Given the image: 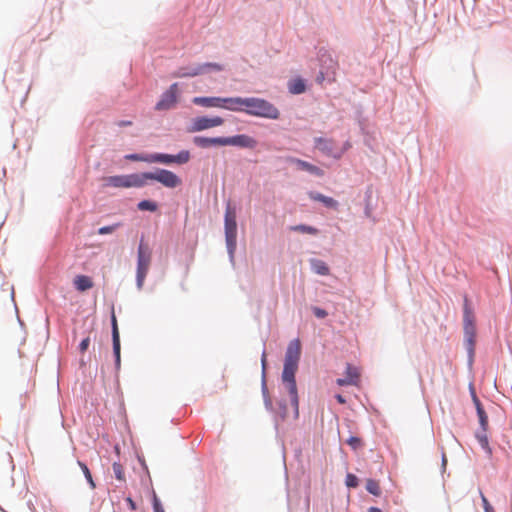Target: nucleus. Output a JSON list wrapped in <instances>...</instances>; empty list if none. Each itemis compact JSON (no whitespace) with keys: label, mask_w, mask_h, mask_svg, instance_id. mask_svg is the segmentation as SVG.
Instances as JSON below:
<instances>
[{"label":"nucleus","mask_w":512,"mask_h":512,"mask_svg":"<svg viewBox=\"0 0 512 512\" xmlns=\"http://www.w3.org/2000/svg\"><path fill=\"white\" fill-rule=\"evenodd\" d=\"M312 269L315 273L319 275H328L329 268L324 261L321 260H313L312 261Z\"/></svg>","instance_id":"5701e85b"},{"label":"nucleus","mask_w":512,"mask_h":512,"mask_svg":"<svg viewBox=\"0 0 512 512\" xmlns=\"http://www.w3.org/2000/svg\"><path fill=\"white\" fill-rule=\"evenodd\" d=\"M126 502L128 503L131 510L137 509L135 502L130 497L126 499Z\"/></svg>","instance_id":"37998d69"},{"label":"nucleus","mask_w":512,"mask_h":512,"mask_svg":"<svg viewBox=\"0 0 512 512\" xmlns=\"http://www.w3.org/2000/svg\"><path fill=\"white\" fill-rule=\"evenodd\" d=\"M350 147H351V144H350V142L347 141L344 143L343 147L340 148L339 150H343V154H344Z\"/></svg>","instance_id":"a18cd8bd"},{"label":"nucleus","mask_w":512,"mask_h":512,"mask_svg":"<svg viewBox=\"0 0 512 512\" xmlns=\"http://www.w3.org/2000/svg\"><path fill=\"white\" fill-rule=\"evenodd\" d=\"M223 123H224V119L219 116H215V117H211V118L205 117V116L196 117L195 119H193L192 125H191L189 131L190 132H199V131L207 130V129H210L213 127L221 126Z\"/></svg>","instance_id":"9d476101"},{"label":"nucleus","mask_w":512,"mask_h":512,"mask_svg":"<svg viewBox=\"0 0 512 512\" xmlns=\"http://www.w3.org/2000/svg\"><path fill=\"white\" fill-rule=\"evenodd\" d=\"M78 464H79L80 468L82 469V471H83V473H84V475H85V478H86V479H87V481L89 482L90 486H91L92 488H95V484H94V481H93V479H92V475H91L90 470H89V468L87 467V465H86V464H84V463H83V462H81V461H78Z\"/></svg>","instance_id":"7c9ffc66"},{"label":"nucleus","mask_w":512,"mask_h":512,"mask_svg":"<svg viewBox=\"0 0 512 512\" xmlns=\"http://www.w3.org/2000/svg\"><path fill=\"white\" fill-rule=\"evenodd\" d=\"M477 415L479 418L480 426L482 430L486 431L488 427V416L484 408H478Z\"/></svg>","instance_id":"cd10ccee"},{"label":"nucleus","mask_w":512,"mask_h":512,"mask_svg":"<svg viewBox=\"0 0 512 512\" xmlns=\"http://www.w3.org/2000/svg\"><path fill=\"white\" fill-rule=\"evenodd\" d=\"M190 160V153L187 150L179 152L177 155L154 153L150 154V163H162V164H185Z\"/></svg>","instance_id":"1a4fd4ad"},{"label":"nucleus","mask_w":512,"mask_h":512,"mask_svg":"<svg viewBox=\"0 0 512 512\" xmlns=\"http://www.w3.org/2000/svg\"><path fill=\"white\" fill-rule=\"evenodd\" d=\"M89 345H90V338L89 337H86L84 338L80 344H79V351L81 353H84L85 351H87V349L89 348Z\"/></svg>","instance_id":"4c0bfd02"},{"label":"nucleus","mask_w":512,"mask_h":512,"mask_svg":"<svg viewBox=\"0 0 512 512\" xmlns=\"http://www.w3.org/2000/svg\"><path fill=\"white\" fill-rule=\"evenodd\" d=\"M193 142L196 146L201 148H209L211 146H225V137H194Z\"/></svg>","instance_id":"dca6fc26"},{"label":"nucleus","mask_w":512,"mask_h":512,"mask_svg":"<svg viewBox=\"0 0 512 512\" xmlns=\"http://www.w3.org/2000/svg\"><path fill=\"white\" fill-rule=\"evenodd\" d=\"M366 490L374 496H380L381 488L379 482L373 479H368L366 482Z\"/></svg>","instance_id":"393cba45"},{"label":"nucleus","mask_w":512,"mask_h":512,"mask_svg":"<svg viewBox=\"0 0 512 512\" xmlns=\"http://www.w3.org/2000/svg\"><path fill=\"white\" fill-rule=\"evenodd\" d=\"M73 283L75 288L80 292L87 291L94 286L92 279L86 275H77L74 278Z\"/></svg>","instance_id":"aec40b11"},{"label":"nucleus","mask_w":512,"mask_h":512,"mask_svg":"<svg viewBox=\"0 0 512 512\" xmlns=\"http://www.w3.org/2000/svg\"><path fill=\"white\" fill-rule=\"evenodd\" d=\"M222 108L227 109L234 112H244L245 111V101L246 98L242 97H228L222 98Z\"/></svg>","instance_id":"2eb2a0df"},{"label":"nucleus","mask_w":512,"mask_h":512,"mask_svg":"<svg viewBox=\"0 0 512 512\" xmlns=\"http://www.w3.org/2000/svg\"><path fill=\"white\" fill-rule=\"evenodd\" d=\"M244 112L251 116L267 119H278L280 117L279 110L272 103L256 97L246 98Z\"/></svg>","instance_id":"f03ea898"},{"label":"nucleus","mask_w":512,"mask_h":512,"mask_svg":"<svg viewBox=\"0 0 512 512\" xmlns=\"http://www.w3.org/2000/svg\"><path fill=\"white\" fill-rule=\"evenodd\" d=\"M310 199L323 203L326 207L331 209H338L339 203L332 197L325 196L318 192H310Z\"/></svg>","instance_id":"6ab92c4d"},{"label":"nucleus","mask_w":512,"mask_h":512,"mask_svg":"<svg viewBox=\"0 0 512 512\" xmlns=\"http://www.w3.org/2000/svg\"><path fill=\"white\" fill-rule=\"evenodd\" d=\"M125 158L131 161H142L150 163V155H142V154H129L126 155Z\"/></svg>","instance_id":"2f4dec72"},{"label":"nucleus","mask_w":512,"mask_h":512,"mask_svg":"<svg viewBox=\"0 0 512 512\" xmlns=\"http://www.w3.org/2000/svg\"><path fill=\"white\" fill-rule=\"evenodd\" d=\"M315 147L327 156L339 159L343 155V150H337L334 140L319 137L315 139Z\"/></svg>","instance_id":"f8f14e48"},{"label":"nucleus","mask_w":512,"mask_h":512,"mask_svg":"<svg viewBox=\"0 0 512 512\" xmlns=\"http://www.w3.org/2000/svg\"><path fill=\"white\" fill-rule=\"evenodd\" d=\"M120 225H121L120 223H116V224H113V225H110V226H103V227L99 228L98 234H100V235L111 234L117 228H119Z\"/></svg>","instance_id":"72a5a7b5"},{"label":"nucleus","mask_w":512,"mask_h":512,"mask_svg":"<svg viewBox=\"0 0 512 512\" xmlns=\"http://www.w3.org/2000/svg\"><path fill=\"white\" fill-rule=\"evenodd\" d=\"M224 226L227 249L229 254L233 256L236 249L237 223L235 208L230 203H228L225 210Z\"/></svg>","instance_id":"7ed1b4c3"},{"label":"nucleus","mask_w":512,"mask_h":512,"mask_svg":"<svg viewBox=\"0 0 512 512\" xmlns=\"http://www.w3.org/2000/svg\"><path fill=\"white\" fill-rule=\"evenodd\" d=\"M151 263V250L148 245L140 242L138 247V261H137V286L142 288L145 277L148 273Z\"/></svg>","instance_id":"0eeeda50"},{"label":"nucleus","mask_w":512,"mask_h":512,"mask_svg":"<svg viewBox=\"0 0 512 512\" xmlns=\"http://www.w3.org/2000/svg\"><path fill=\"white\" fill-rule=\"evenodd\" d=\"M305 88V83L301 79H295L289 84V91L293 94H301Z\"/></svg>","instance_id":"b1692460"},{"label":"nucleus","mask_w":512,"mask_h":512,"mask_svg":"<svg viewBox=\"0 0 512 512\" xmlns=\"http://www.w3.org/2000/svg\"><path fill=\"white\" fill-rule=\"evenodd\" d=\"M178 84L173 83L169 89L164 92L161 99L157 102L155 109L158 111L169 110L177 102Z\"/></svg>","instance_id":"9b49d317"},{"label":"nucleus","mask_w":512,"mask_h":512,"mask_svg":"<svg viewBox=\"0 0 512 512\" xmlns=\"http://www.w3.org/2000/svg\"><path fill=\"white\" fill-rule=\"evenodd\" d=\"M138 209L141 211H151L154 212L157 210V204L150 200L140 201L137 205Z\"/></svg>","instance_id":"bb28decb"},{"label":"nucleus","mask_w":512,"mask_h":512,"mask_svg":"<svg viewBox=\"0 0 512 512\" xmlns=\"http://www.w3.org/2000/svg\"><path fill=\"white\" fill-rule=\"evenodd\" d=\"M228 145L253 149L257 146V141L249 135L239 134L231 137H225V146Z\"/></svg>","instance_id":"ddd939ff"},{"label":"nucleus","mask_w":512,"mask_h":512,"mask_svg":"<svg viewBox=\"0 0 512 512\" xmlns=\"http://www.w3.org/2000/svg\"><path fill=\"white\" fill-rule=\"evenodd\" d=\"M113 352L115 355L116 366H120V338H112Z\"/></svg>","instance_id":"c85d7f7f"},{"label":"nucleus","mask_w":512,"mask_h":512,"mask_svg":"<svg viewBox=\"0 0 512 512\" xmlns=\"http://www.w3.org/2000/svg\"><path fill=\"white\" fill-rule=\"evenodd\" d=\"M208 70L221 71L223 70V67L218 63H204L192 67H180L173 73V77H195L206 73Z\"/></svg>","instance_id":"6e6552de"},{"label":"nucleus","mask_w":512,"mask_h":512,"mask_svg":"<svg viewBox=\"0 0 512 512\" xmlns=\"http://www.w3.org/2000/svg\"><path fill=\"white\" fill-rule=\"evenodd\" d=\"M336 383L339 385V386H346V385H351L353 383L352 380L350 379H347V377L345 378H338L336 380Z\"/></svg>","instance_id":"a19ab883"},{"label":"nucleus","mask_w":512,"mask_h":512,"mask_svg":"<svg viewBox=\"0 0 512 512\" xmlns=\"http://www.w3.org/2000/svg\"><path fill=\"white\" fill-rule=\"evenodd\" d=\"M338 69V63L335 62L331 57L322 58V70L320 71V75L318 76V80L322 81L325 78L330 81H335L336 79V71Z\"/></svg>","instance_id":"4468645a"},{"label":"nucleus","mask_w":512,"mask_h":512,"mask_svg":"<svg viewBox=\"0 0 512 512\" xmlns=\"http://www.w3.org/2000/svg\"><path fill=\"white\" fill-rule=\"evenodd\" d=\"M111 323H112V338H120L117 319H116L114 312L112 313Z\"/></svg>","instance_id":"c9c22d12"},{"label":"nucleus","mask_w":512,"mask_h":512,"mask_svg":"<svg viewBox=\"0 0 512 512\" xmlns=\"http://www.w3.org/2000/svg\"><path fill=\"white\" fill-rule=\"evenodd\" d=\"M291 230L301 232V233H307V234H311V235L318 234V230L315 227L304 225V224L293 226V227H291Z\"/></svg>","instance_id":"a878e982"},{"label":"nucleus","mask_w":512,"mask_h":512,"mask_svg":"<svg viewBox=\"0 0 512 512\" xmlns=\"http://www.w3.org/2000/svg\"><path fill=\"white\" fill-rule=\"evenodd\" d=\"M472 399H473V402L475 404V407H476L477 411H478V408H483L480 400L478 399V397H477V395L475 394L474 391L472 392Z\"/></svg>","instance_id":"79ce46f5"},{"label":"nucleus","mask_w":512,"mask_h":512,"mask_svg":"<svg viewBox=\"0 0 512 512\" xmlns=\"http://www.w3.org/2000/svg\"><path fill=\"white\" fill-rule=\"evenodd\" d=\"M117 125L119 127L130 126V125H132V122L131 121H119V122H117Z\"/></svg>","instance_id":"c03bdc74"},{"label":"nucleus","mask_w":512,"mask_h":512,"mask_svg":"<svg viewBox=\"0 0 512 512\" xmlns=\"http://www.w3.org/2000/svg\"><path fill=\"white\" fill-rule=\"evenodd\" d=\"M289 161L291 163L296 164L301 170H305L311 174H314V175L320 176V177L324 175V172L322 169H320L319 167H317L313 164H310L309 162H306V161H303V160H300L297 158H290Z\"/></svg>","instance_id":"f3484780"},{"label":"nucleus","mask_w":512,"mask_h":512,"mask_svg":"<svg viewBox=\"0 0 512 512\" xmlns=\"http://www.w3.org/2000/svg\"><path fill=\"white\" fill-rule=\"evenodd\" d=\"M142 180L144 186L147 184L148 180H154L167 188H176L182 183L179 176L166 169H157L155 172H144L142 173Z\"/></svg>","instance_id":"39448f33"},{"label":"nucleus","mask_w":512,"mask_h":512,"mask_svg":"<svg viewBox=\"0 0 512 512\" xmlns=\"http://www.w3.org/2000/svg\"><path fill=\"white\" fill-rule=\"evenodd\" d=\"M476 438L482 447L485 450L488 458H491L493 455L492 448L489 445L488 437L486 431L482 430L481 432L476 433Z\"/></svg>","instance_id":"412c9836"},{"label":"nucleus","mask_w":512,"mask_h":512,"mask_svg":"<svg viewBox=\"0 0 512 512\" xmlns=\"http://www.w3.org/2000/svg\"><path fill=\"white\" fill-rule=\"evenodd\" d=\"M313 313L317 318H325L327 316V312L319 307H314Z\"/></svg>","instance_id":"ea45409f"},{"label":"nucleus","mask_w":512,"mask_h":512,"mask_svg":"<svg viewBox=\"0 0 512 512\" xmlns=\"http://www.w3.org/2000/svg\"><path fill=\"white\" fill-rule=\"evenodd\" d=\"M369 512H382V511L377 507H371V508H369Z\"/></svg>","instance_id":"09e8293b"},{"label":"nucleus","mask_w":512,"mask_h":512,"mask_svg":"<svg viewBox=\"0 0 512 512\" xmlns=\"http://www.w3.org/2000/svg\"><path fill=\"white\" fill-rule=\"evenodd\" d=\"M113 472H114L115 477L119 481H124L125 480L124 468H123V466L120 463L115 462L113 464Z\"/></svg>","instance_id":"c756f323"},{"label":"nucleus","mask_w":512,"mask_h":512,"mask_svg":"<svg viewBox=\"0 0 512 512\" xmlns=\"http://www.w3.org/2000/svg\"><path fill=\"white\" fill-rule=\"evenodd\" d=\"M193 103L203 107L222 108V97H195Z\"/></svg>","instance_id":"a211bd4d"},{"label":"nucleus","mask_w":512,"mask_h":512,"mask_svg":"<svg viewBox=\"0 0 512 512\" xmlns=\"http://www.w3.org/2000/svg\"><path fill=\"white\" fill-rule=\"evenodd\" d=\"M336 399L337 401L340 403V404H345L346 403V400L344 399V397L340 394H337L336 395Z\"/></svg>","instance_id":"de8ad7c7"},{"label":"nucleus","mask_w":512,"mask_h":512,"mask_svg":"<svg viewBox=\"0 0 512 512\" xmlns=\"http://www.w3.org/2000/svg\"><path fill=\"white\" fill-rule=\"evenodd\" d=\"M347 444L353 449V450H357L359 448H361L363 446V442L362 440L359 438V437H356V436H351L348 440H347Z\"/></svg>","instance_id":"473e14b6"},{"label":"nucleus","mask_w":512,"mask_h":512,"mask_svg":"<svg viewBox=\"0 0 512 512\" xmlns=\"http://www.w3.org/2000/svg\"><path fill=\"white\" fill-rule=\"evenodd\" d=\"M261 362H262L263 371H265V368H266V353L265 352H263V354H262Z\"/></svg>","instance_id":"49530a36"},{"label":"nucleus","mask_w":512,"mask_h":512,"mask_svg":"<svg viewBox=\"0 0 512 512\" xmlns=\"http://www.w3.org/2000/svg\"><path fill=\"white\" fill-rule=\"evenodd\" d=\"M345 483L348 487L355 488L358 486V478L354 474L348 473Z\"/></svg>","instance_id":"f704fd0d"},{"label":"nucleus","mask_w":512,"mask_h":512,"mask_svg":"<svg viewBox=\"0 0 512 512\" xmlns=\"http://www.w3.org/2000/svg\"><path fill=\"white\" fill-rule=\"evenodd\" d=\"M463 328L465 340L469 346V349L472 350L475 343L476 326L473 309L467 297L464 298L463 305Z\"/></svg>","instance_id":"423d86ee"},{"label":"nucleus","mask_w":512,"mask_h":512,"mask_svg":"<svg viewBox=\"0 0 512 512\" xmlns=\"http://www.w3.org/2000/svg\"><path fill=\"white\" fill-rule=\"evenodd\" d=\"M301 356V343L299 339L292 340L287 347L284 367L282 372V381L285 389L288 391L291 404L294 407L296 415H298L299 398L297 393V385L295 374L298 370V364Z\"/></svg>","instance_id":"f257e3e1"},{"label":"nucleus","mask_w":512,"mask_h":512,"mask_svg":"<svg viewBox=\"0 0 512 512\" xmlns=\"http://www.w3.org/2000/svg\"><path fill=\"white\" fill-rule=\"evenodd\" d=\"M346 377L353 381L351 385H357L360 378V373L358 368L352 366L351 364H347L346 366Z\"/></svg>","instance_id":"4be33fe9"},{"label":"nucleus","mask_w":512,"mask_h":512,"mask_svg":"<svg viewBox=\"0 0 512 512\" xmlns=\"http://www.w3.org/2000/svg\"><path fill=\"white\" fill-rule=\"evenodd\" d=\"M103 187L114 188H131L143 187L142 173H134L129 175L107 176L102 179Z\"/></svg>","instance_id":"20e7f679"},{"label":"nucleus","mask_w":512,"mask_h":512,"mask_svg":"<svg viewBox=\"0 0 512 512\" xmlns=\"http://www.w3.org/2000/svg\"><path fill=\"white\" fill-rule=\"evenodd\" d=\"M153 510L154 512H165L155 491H153Z\"/></svg>","instance_id":"e433bc0d"},{"label":"nucleus","mask_w":512,"mask_h":512,"mask_svg":"<svg viewBox=\"0 0 512 512\" xmlns=\"http://www.w3.org/2000/svg\"><path fill=\"white\" fill-rule=\"evenodd\" d=\"M482 504L485 512H494L493 507L490 505L488 499L481 493Z\"/></svg>","instance_id":"58836bf2"}]
</instances>
